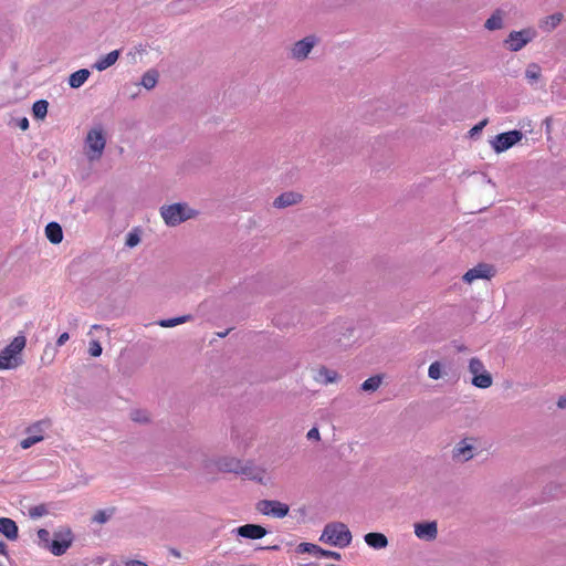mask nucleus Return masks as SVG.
I'll return each instance as SVG.
<instances>
[{
    "mask_svg": "<svg viewBox=\"0 0 566 566\" xmlns=\"http://www.w3.org/2000/svg\"><path fill=\"white\" fill-rule=\"evenodd\" d=\"M0 533L9 541H15L19 535L17 523L9 517H0Z\"/></svg>",
    "mask_w": 566,
    "mask_h": 566,
    "instance_id": "15",
    "label": "nucleus"
},
{
    "mask_svg": "<svg viewBox=\"0 0 566 566\" xmlns=\"http://www.w3.org/2000/svg\"><path fill=\"white\" fill-rule=\"evenodd\" d=\"M472 385L481 389H486L492 385V376L485 370L472 378Z\"/></svg>",
    "mask_w": 566,
    "mask_h": 566,
    "instance_id": "26",
    "label": "nucleus"
},
{
    "mask_svg": "<svg viewBox=\"0 0 566 566\" xmlns=\"http://www.w3.org/2000/svg\"><path fill=\"white\" fill-rule=\"evenodd\" d=\"M562 20H563V14L557 12V13L551 14V15L546 17L545 19H543L541 21L539 27L544 31L549 32V31L554 30L560 23Z\"/></svg>",
    "mask_w": 566,
    "mask_h": 566,
    "instance_id": "23",
    "label": "nucleus"
},
{
    "mask_svg": "<svg viewBox=\"0 0 566 566\" xmlns=\"http://www.w3.org/2000/svg\"><path fill=\"white\" fill-rule=\"evenodd\" d=\"M308 440L318 441L321 439L319 431L316 427L308 430L306 434Z\"/></svg>",
    "mask_w": 566,
    "mask_h": 566,
    "instance_id": "40",
    "label": "nucleus"
},
{
    "mask_svg": "<svg viewBox=\"0 0 566 566\" xmlns=\"http://www.w3.org/2000/svg\"><path fill=\"white\" fill-rule=\"evenodd\" d=\"M102 346L99 344L98 340H91L90 342V346H88V353L93 356V357H98L101 356L102 354Z\"/></svg>",
    "mask_w": 566,
    "mask_h": 566,
    "instance_id": "38",
    "label": "nucleus"
},
{
    "mask_svg": "<svg viewBox=\"0 0 566 566\" xmlns=\"http://www.w3.org/2000/svg\"><path fill=\"white\" fill-rule=\"evenodd\" d=\"M365 543L374 549H382L388 546V539L382 533L371 532L364 536Z\"/></svg>",
    "mask_w": 566,
    "mask_h": 566,
    "instance_id": "16",
    "label": "nucleus"
},
{
    "mask_svg": "<svg viewBox=\"0 0 566 566\" xmlns=\"http://www.w3.org/2000/svg\"><path fill=\"white\" fill-rule=\"evenodd\" d=\"M8 551H7V545L6 543L3 542H0V554L1 555H7Z\"/></svg>",
    "mask_w": 566,
    "mask_h": 566,
    "instance_id": "45",
    "label": "nucleus"
},
{
    "mask_svg": "<svg viewBox=\"0 0 566 566\" xmlns=\"http://www.w3.org/2000/svg\"><path fill=\"white\" fill-rule=\"evenodd\" d=\"M522 137V132L515 129L502 133L491 140V146L496 154H501L517 144Z\"/></svg>",
    "mask_w": 566,
    "mask_h": 566,
    "instance_id": "8",
    "label": "nucleus"
},
{
    "mask_svg": "<svg viewBox=\"0 0 566 566\" xmlns=\"http://www.w3.org/2000/svg\"><path fill=\"white\" fill-rule=\"evenodd\" d=\"M45 235L50 242L57 244L63 240V231L59 223L50 222L45 227Z\"/></svg>",
    "mask_w": 566,
    "mask_h": 566,
    "instance_id": "21",
    "label": "nucleus"
},
{
    "mask_svg": "<svg viewBox=\"0 0 566 566\" xmlns=\"http://www.w3.org/2000/svg\"><path fill=\"white\" fill-rule=\"evenodd\" d=\"M338 378V374L335 370L328 369L326 367H321L316 375L314 376V379L323 385H328L332 382H335Z\"/></svg>",
    "mask_w": 566,
    "mask_h": 566,
    "instance_id": "20",
    "label": "nucleus"
},
{
    "mask_svg": "<svg viewBox=\"0 0 566 566\" xmlns=\"http://www.w3.org/2000/svg\"><path fill=\"white\" fill-rule=\"evenodd\" d=\"M319 39L315 34H310L303 39L294 42L289 50V57L296 61L303 62L308 59L313 49L318 44Z\"/></svg>",
    "mask_w": 566,
    "mask_h": 566,
    "instance_id": "5",
    "label": "nucleus"
},
{
    "mask_svg": "<svg viewBox=\"0 0 566 566\" xmlns=\"http://www.w3.org/2000/svg\"><path fill=\"white\" fill-rule=\"evenodd\" d=\"M537 35V32L533 28H526L520 31H512L506 40L505 44L513 52L522 50L526 44L533 41Z\"/></svg>",
    "mask_w": 566,
    "mask_h": 566,
    "instance_id": "7",
    "label": "nucleus"
},
{
    "mask_svg": "<svg viewBox=\"0 0 566 566\" xmlns=\"http://www.w3.org/2000/svg\"><path fill=\"white\" fill-rule=\"evenodd\" d=\"M49 103L44 99L36 101L32 106L35 118L43 119L48 114Z\"/></svg>",
    "mask_w": 566,
    "mask_h": 566,
    "instance_id": "28",
    "label": "nucleus"
},
{
    "mask_svg": "<svg viewBox=\"0 0 566 566\" xmlns=\"http://www.w3.org/2000/svg\"><path fill=\"white\" fill-rule=\"evenodd\" d=\"M119 54H120L119 50H114V51L107 53L106 55L101 56L93 64V69H95L99 72L107 70L108 67H111L112 65H114L116 63V61L119 57Z\"/></svg>",
    "mask_w": 566,
    "mask_h": 566,
    "instance_id": "17",
    "label": "nucleus"
},
{
    "mask_svg": "<svg viewBox=\"0 0 566 566\" xmlns=\"http://www.w3.org/2000/svg\"><path fill=\"white\" fill-rule=\"evenodd\" d=\"M319 546L316 545V544H312V543H301L298 544L296 551L297 553H301V554H315L318 556V553H319Z\"/></svg>",
    "mask_w": 566,
    "mask_h": 566,
    "instance_id": "32",
    "label": "nucleus"
},
{
    "mask_svg": "<svg viewBox=\"0 0 566 566\" xmlns=\"http://www.w3.org/2000/svg\"><path fill=\"white\" fill-rule=\"evenodd\" d=\"M50 427L51 422L49 420H40L29 426L25 430L27 438L22 439L20 442L21 448L25 450L41 442Z\"/></svg>",
    "mask_w": 566,
    "mask_h": 566,
    "instance_id": "6",
    "label": "nucleus"
},
{
    "mask_svg": "<svg viewBox=\"0 0 566 566\" xmlns=\"http://www.w3.org/2000/svg\"><path fill=\"white\" fill-rule=\"evenodd\" d=\"M485 29L489 31H495L503 28V14L501 11H495L484 24Z\"/></svg>",
    "mask_w": 566,
    "mask_h": 566,
    "instance_id": "25",
    "label": "nucleus"
},
{
    "mask_svg": "<svg viewBox=\"0 0 566 566\" xmlns=\"http://www.w3.org/2000/svg\"><path fill=\"white\" fill-rule=\"evenodd\" d=\"M90 71L87 69H81L74 73H72L69 77V85L72 88L81 87L90 77Z\"/></svg>",
    "mask_w": 566,
    "mask_h": 566,
    "instance_id": "22",
    "label": "nucleus"
},
{
    "mask_svg": "<svg viewBox=\"0 0 566 566\" xmlns=\"http://www.w3.org/2000/svg\"><path fill=\"white\" fill-rule=\"evenodd\" d=\"M112 513H113V511H107V510L97 511L95 513V515L93 516V521L98 524L106 523L111 518Z\"/></svg>",
    "mask_w": 566,
    "mask_h": 566,
    "instance_id": "35",
    "label": "nucleus"
},
{
    "mask_svg": "<svg viewBox=\"0 0 566 566\" xmlns=\"http://www.w3.org/2000/svg\"><path fill=\"white\" fill-rule=\"evenodd\" d=\"M474 457L473 444L468 439H463L455 444L452 451V458L459 462H465Z\"/></svg>",
    "mask_w": 566,
    "mask_h": 566,
    "instance_id": "12",
    "label": "nucleus"
},
{
    "mask_svg": "<svg viewBox=\"0 0 566 566\" xmlns=\"http://www.w3.org/2000/svg\"><path fill=\"white\" fill-rule=\"evenodd\" d=\"M126 566H148L146 563L140 560H128Z\"/></svg>",
    "mask_w": 566,
    "mask_h": 566,
    "instance_id": "44",
    "label": "nucleus"
},
{
    "mask_svg": "<svg viewBox=\"0 0 566 566\" xmlns=\"http://www.w3.org/2000/svg\"><path fill=\"white\" fill-rule=\"evenodd\" d=\"M140 242L139 234L137 232H129L126 237V247L134 248Z\"/></svg>",
    "mask_w": 566,
    "mask_h": 566,
    "instance_id": "37",
    "label": "nucleus"
},
{
    "mask_svg": "<svg viewBox=\"0 0 566 566\" xmlns=\"http://www.w3.org/2000/svg\"><path fill=\"white\" fill-rule=\"evenodd\" d=\"M135 415H137V412ZM134 420H136V421H144V420H146V418L142 419V418H138L137 416H134Z\"/></svg>",
    "mask_w": 566,
    "mask_h": 566,
    "instance_id": "49",
    "label": "nucleus"
},
{
    "mask_svg": "<svg viewBox=\"0 0 566 566\" xmlns=\"http://www.w3.org/2000/svg\"><path fill=\"white\" fill-rule=\"evenodd\" d=\"M191 319L190 315H182L174 318H166L158 322L161 327H175L179 324L187 323Z\"/></svg>",
    "mask_w": 566,
    "mask_h": 566,
    "instance_id": "29",
    "label": "nucleus"
},
{
    "mask_svg": "<svg viewBox=\"0 0 566 566\" xmlns=\"http://www.w3.org/2000/svg\"><path fill=\"white\" fill-rule=\"evenodd\" d=\"M415 535L422 541L431 542L437 538L438 525L437 522H421L415 524Z\"/></svg>",
    "mask_w": 566,
    "mask_h": 566,
    "instance_id": "11",
    "label": "nucleus"
},
{
    "mask_svg": "<svg viewBox=\"0 0 566 566\" xmlns=\"http://www.w3.org/2000/svg\"><path fill=\"white\" fill-rule=\"evenodd\" d=\"M158 82V73L155 70L147 71L140 81V85H143L146 90H151L156 86Z\"/></svg>",
    "mask_w": 566,
    "mask_h": 566,
    "instance_id": "27",
    "label": "nucleus"
},
{
    "mask_svg": "<svg viewBox=\"0 0 566 566\" xmlns=\"http://www.w3.org/2000/svg\"><path fill=\"white\" fill-rule=\"evenodd\" d=\"M25 344V336L19 334L0 352V370L14 369L22 364L20 355Z\"/></svg>",
    "mask_w": 566,
    "mask_h": 566,
    "instance_id": "2",
    "label": "nucleus"
},
{
    "mask_svg": "<svg viewBox=\"0 0 566 566\" xmlns=\"http://www.w3.org/2000/svg\"><path fill=\"white\" fill-rule=\"evenodd\" d=\"M492 275V268L486 264H479L470 269L464 275L463 280L467 283H472L478 279H489Z\"/></svg>",
    "mask_w": 566,
    "mask_h": 566,
    "instance_id": "14",
    "label": "nucleus"
},
{
    "mask_svg": "<svg viewBox=\"0 0 566 566\" xmlns=\"http://www.w3.org/2000/svg\"><path fill=\"white\" fill-rule=\"evenodd\" d=\"M102 328H103V327H102L101 325H93V326L91 327V331H93V329H102ZM91 333H92V332H90V334H91Z\"/></svg>",
    "mask_w": 566,
    "mask_h": 566,
    "instance_id": "48",
    "label": "nucleus"
},
{
    "mask_svg": "<svg viewBox=\"0 0 566 566\" xmlns=\"http://www.w3.org/2000/svg\"><path fill=\"white\" fill-rule=\"evenodd\" d=\"M48 513V509L45 505L43 504H40V505H35V506H32L30 507L29 510V515L32 517V518H39L43 515H45Z\"/></svg>",
    "mask_w": 566,
    "mask_h": 566,
    "instance_id": "36",
    "label": "nucleus"
},
{
    "mask_svg": "<svg viewBox=\"0 0 566 566\" xmlns=\"http://www.w3.org/2000/svg\"><path fill=\"white\" fill-rule=\"evenodd\" d=\"M565 406H566V398H560V399L558 400V407H559V408H564Z\"/></svg>",
    "mask_w": 566,
    "mask_h": 566,
    "instance_id": "47",
    "label": "nucleus"
},
{
    "mask_svg": "<svg viewBox=\"0 0 566 566\" xmlns=\"http://www.w3.org/2000/svg\"><path fill=\"white\" fill-rule=\"evenodd\" d=\"M485 124H486V120H483V122L479 123L478 125H475V126L470 130L471 135H474V134L479 133V132H480V130L485 126Z\"/></svg>",
    "mask_w": 566,
    "mask_h": 566,
    "instance_id": "43",
    "label": "nucleus"
},
{
    "mask_svg": "<svg viewBox=\"0 0 566 566\" xmlns=\"http://www.w3.org/2000/svg\"><path fill=\"white\" fill-rule=\"evenodd\" d=\"M380 385H381V377L373 376V377H369L368 379H366L361 384V389L364 391H375L379 388Z\"/></svg>",
    "mask_w": 566,
    "mask_h": 566,
    "instance_id": "30",
    "label": "nucleus"
},
{
    "mask_svg": "<svg viewBox=\"0 0 566 566\" xmlns=\"http://www.w3.org/2000/svg\"><path fill=\"white\" fill-rule=\"evenodd\" d=\"M217 465H218L219 470L224 471V472L238 473V472L242 471V469H243L241 461H239L238 459H234V458L220 459L218 461Z\"/></svg>",
    "mask_w": 566,
    "mask_h": 566,
    "instance_id": "19",
    "label": "nucleus"
},
{
    "mask_svg": "<svg viewBox=\"0 0 566 566\" xmlns=\"http://www.w3.org/2000/svg\"><path fill=\"white\" fill-rule=\"evenodd\" d=\"M469 371L473 375V377L485 371L484 365L481 361V359L476 357L471 358L469 361Z\"/></svg>",
    "mask_w": 566,
    "mask_h": 566,
    "instance_id": "31",
    "label": "nucleus"
},
{
    "mask_svg": "<svg viewBox=\"0 0 566 566\" xmlns=\"http://www.w3.org/2000/svg\"><path fill=\"white\" fill-rule=\"evenodd\" d=\"M69 339H70V335H69V333H66V332H65V333H62V334L57 337V339H56V346H57V347L63 346V345H64Z\"/></svg>",
    "mask_w": 566,
    "mask_h": 566,
    "instance_id": "41",
    "label": "nucleus"
},
{
    "mask_svg": "<svg viewBox=\"0 0 566 566\" xmlns=\"http://www.w3.org/2000/svg\"><path fill=\"white\" fill-rule=\"evenodd\" d=\"M18 126L22 129V130H27L29 128V120L27 117H22L18 120Z\"/></svg>",
    "mask_w": 566,
    "mask_h": 566,
    "instance_id": "42",
    "label": "nucleus"
},
{
    "mask_svg": "<svg viewBox=\"0 0 566 566\" xmlns=\"http://www.w3.org/2000/svg\"><path fill=\"white\" fill-rule=\"evenodd\" d=\"M260 513L276 518H282L289 514L290 507L287 504L275 500H262L256 504Z\"/></svg>",
    "mask_w": 566,
    "mask_h": 566,
    "instance_id": "9",
    "label": "nucleus"
},
{
    "mask_svg": "<svg viewBox=\"0 0 566 566\" xmlns=\"http://www.w3.org/2000/svg\"><path fill=\"white\" fill-rule=\"evenodd\" d=\"M72 542L73 537L71 531L69 528H62L54 533V538L51 541L49 551L54 556H61L69 549Z\"/></svg>",
    "mask_w": 566,
    "mask_h": 566,
    "instance_id": "10",
    "label": "nucleus"
},
{
    "mask_svg": "<svg viewBox=\"0 0 566 566\" xmlns=\"http://www.w3.org/2000/svg\"><path fill=\"white\" fill-rule=\"evenodd\" d=\"M302 199V196L300 193L289 191L280 195L273 202L275 208H286L290 206H293L295 203H298Z\"/></svg>",
    "mask_w": 566,
    "mask_h": 566,
    "instance_id": "18",
    "label": "nucleus"
},
{
    "mask_svg": "<svg viewBox=\"0 0 566 566\" xmlns=\"http://www.w3.org/2000/svg\"><path fill=\"white\" fill-rule=\"evenodd\" d=\"M169 552H170V554H171L172 556H175V557H180V552H179V551H177L176 548H171Z\"/></svg>",
    "mask_w": 566,
    "mask_h": 566,
    "instance_id": "46",
    "label": "nucleus"
},
{
    "mask_svg": "<svg viewBox=\"0 0 566 566\" xmlns=\"http://www.w3.org/2000/svg\"><path fill=\"white\" fill-rule=\"evenodd\" d=\"M318 556L326 557V558H334V559H339L340 558V554L339 553L332 552V551H326V549H323L322 547L319 548Z\"/></svg>",
    "mask_w": 566,
    "mask_h": 566,
    "instance_id": "39",
    "label": "nucleus"
},
{
    "mask_svg": "<svg viewBox=\"0 0 566 566\" xmlns=\"http://www.w3.org/2000/svg\"><path fill=\"white\" fill-rule=\"evenodd\" d=\"M38 538H39V543L40 545L45 548V549H49L50 545H51V535H50V532L45 528H40L38 531Z\"/></svg>",
    "mask_w": 566,
    "mask_h": 566,
    "instance_id": "34",
    "label": "nucleus"
},
{
    "mask_svg": "<svg viewBox=\"0 0 566 566\" xmlns=\"http://www.w3.org/2000/svg\"><path fill=\"white\" fill-rule=\"evenodd\" d=\"M352 539L349 528L342 522L326 524L319 537L321 542L339 548L349 546Z\"/></svg>",
    "mask_w": 566,
    "mask_h": 566,
    "instance_id": "1",
    "label": "nucleus"
},
{
    "mask_svg": "<svg viewBox=\"0 0 566 566\" xmlns=\"http://www.w3.org/2000/svg\"><path fill=\"white\" fill-rule=\"evenodd\" d=\"M429 378L438 380L442 376V365L440 361H433L428 369Z\"/></svg>",
    "mask_w": 566,
    "mask_h": 566,
    "instance_id": "33",
    "label": "nucleus"
},
{
    "mask_svg": "<svg viewBox=\"0 0 566 566\" xmlns=\"http://www.w3.org/2000/svg\"><path fill=\"white\" fill-rule=\"evenodd\" d=\"M237 532L241 537L251 539H260L266 535V530L256 524L242 525L237 530Z\"/></svg>",
    "mask_w": 566,
    "mask_h": 566,
    "instance_id": "13",
    "label": "nucleus"
},
{
    "mask_svg": "<svg viewBox=\"0 0 566 566\" xmlns=\"http://www.w3.org/2000/svg\"><path fill=\"white\" fill-rule=\"evenodd\" d=\"M160 214L165 223L169 227H176L193 218L197 212L191 209L187 203H172L160 208Z\"/></svg>",
    "mask_w": 566,
    "mask_h": 566,
    "instance_id": "4",
    "label": "nucleus"
},
{
    "mask_svg": "<svg viewBox=\"0 0 566 566\" xmlns=\"http://www.w3.org/2000/svg\"><path fill=\"white\" fill-rule=\"evenodd\" d=\"M106 146V137L101 125L92 127L85 137V156L90 161H97L102 158Z\"/></svg>",
    "mask_w": 566,
    "mask_h": 566,
    "instance_id": "3",
    "label": "nucleus"
},
{
    "mask_svg": "<svg viewBox=\"0 0 566 566\" xmlns=\"http://www.w3.org/2000/svg\"><path fill=\"white\" fill-rule=\"evenodd\" d=\"M541 75L542 69L538 64L531 63L527 65L525 70V78L531 85H534L541 78Z\"/></svg>",
    "mask_w": 566,
    "mask_h": 566,
    "instance_id": "24",
    "label": "nucleus"
},
{
    "mask_svg": "<svg viewBox=\"0 0 566 566\" xmlns=\"http://www.w3.org/2000/svg\"><path fill=\"white\" fill-rule=\"evenodd\" d=\"M0 566H3V565L0 563Z\"/></svg>",
    "mask_w": 566,
    "mask_h": 566,
    "instance_id": "50",
    "label": "nucleus"
}]
</instances>
